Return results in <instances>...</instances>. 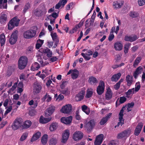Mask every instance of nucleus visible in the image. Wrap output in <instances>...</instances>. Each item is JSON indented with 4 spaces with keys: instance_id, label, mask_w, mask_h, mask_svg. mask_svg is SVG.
Wrapping results in <instances>:
<instances>
[{
    "instance_id": "nucleus-1",
    "label": "nucleus",
    "mask_w": 145,
    "mask_h": 145,
    "mask_svg": "<svg viewBox=\"0 0 145 145\" xmlns=\"http://www.w3.org/2000/svg\"><path fill=\"white\" fill-rule=\"evenodd\" d=\"M23 121L20 118H17L14 121L11 127L12 129L15 130L18 129L22 126Z\"/></svg>"
},
{
    "instance_id": "nucleus-2",
    "label": "nucleus",
    "mask_w": 145,
    "mask_h": 145,
    "mask_svg": "<svg viewBox=\"0 0 145 145\" xmlns=\"http://www.w3.org/2000/svg\"><path fill=\"white\" fill-rule=\"evenodd\" d=\"M28 61L27 57L24 56L21 57L19 59L18 62V67L20 69H24L26 66Z\"/></svg>"
},
{
    "instance_id": "nucleus-3",
    "label": "nucleus",
    "mask_w": 145,
    "mask_h": 145,
    "mask_svg": "<svg viewBox=\"0 0 145 145\" xmlns=\"http://www.w3.org/2000/svg\"><path fill=\"white\" fill-rule=\"evenodd\" d=\"M20 20L15 17L12 19L8 24V28L9 30H11L15 26L18 25Z\"/></svg>"
},
{
    "instance_id": "nucleus-4",
    "label": "nucleus",
    "mask_w": 145,
    "mask_h": 145,
    "mask_svg": "<svg viewBox=\"0 0 145 145\" xmlns=\"http://www.w3.org/2000/svg\"><path fill=\"white\" fill-rule=\"evenodd\" d=\"M72 110V106L71 105L67 104L63 106L61 110V113L66 114L71 113Z\"/></svg>"
},
{
    "instance_id": "nucleus-5",
    "label": "nucleus",
    "mask_w": 145,
    "mask_h": 145,
    "mask_svg": "<svg viewBox=\"0 0 145 145\" xmlns=\"http://www.w3.org/2000/svg\"><path fill=\"white\" fill-rule=\"evenodd\" d=\"M130 130L127 129L118 134L117 138L118 139H125L131 134Z\"/></svg>"
},
{
    "instance_id": "nucleus-6",
    "label": "nucleus",
    "mask_w": 145,
    "mask_h": 145,
    "mask_svg": "<svg viewBox=\"0 0 145 145\" xmlns=\"http://www.w3.org/2000/svg\"><path fill=\"white\" fill-rule=\"evenodd\" d=\"M36 34L35 30H30L24 32V37L26 39H29L34 37Z\"/></svg>"
},
{
    "instance_id": "nucleus-7",
    "label": "nucleus",
    "mask_w": 145,
    "mask_h": 145,
    "mask_svg": "<svg viewBox=\"0 0 145 145\" xmlns=\"http://www.w3.org/2000/svg\"><path fill=\"white\" fill-rule=\"evenodd\" d=\"M69 131L68 129H66L63 132L61 136V142L65 143L68 140L70 135Z\"/></svg>"
},
{
    "instance_id": "nucleus-8",
    "label": "nucleus",
    "mask_w": 145,
    "mask_h": 145,
    "mask_svg": "<svg viewBox=\"0 0 145 145\" xmlns=\"http://www.w3.org/2000/svg\"><path fill=\"white\" fill-rule=\"evenodd\" d=\"M17 31H15L12 34L10 37L9 39V42L11 44H14L17 40L18 38Z\"/></svg>"
},
{
    "instance_id": "nucleus-9",
    "label": "nucleus",
    "mask_w": 145,
    "mask_h": 145,
    "mask_svg": "<svg viewBox=\"0 0 145 145\" xmlns=\"http://www.w3.org/2000/svg\"><path fill=\"white\" fill-rule=\"evenodd\" d=\"M59 135L57 134L53 135L49 141V145H56L57 143Z\"/></svg>"
},
{
    "instance_id": "nucleus-10",
    "label": "nucleus",
    "mask_w": 145,
    "mask_h": 145,
    "mask_svg": "<svg viewBox=\"0 0 145 145\" xmlns=\"http://www.w3.org/2000/svg\"><path fill=\"white\" fill-rule=\"evenodd\" d=\"M83 135V133L81 131H76L72 135V138L74 141H78L82 139Z\"/></svg>"
},
{
    "instance_id": "nucleus-11",
    "label": "nucleus",
    "mask_w": 145,
    "mask_h": 145,
    "mask_svg": "<svg viewBox=\"0 0 145 145\" xmlns=\"http://www.w3.org/2000/svg\"><path fill=\"white\" fill-rule=\"evenodd\" d=\"M42 86L39 83L36 82L34 83L33 85V92L35 94H37L41 91Z\"/></svg>"
},
{
    "instance_id": "nucleus-12",
    "label": "nucleus",
    "mask_w": 145,
    "mask_h": 145,
    "mask_svg": "<svg viewBox=\"0 0 145 145\" xmlns=\"http://www.w3.org/2000/svg\"><path fill=\"white\" fill-rule=\"evenodd\" d=\"M125 108L124 107H123L120 111V112L119 114V122L118 123L117 125V126H115V128L117 126H118L120 125L122 126V125H123L124 123V120L123 119V114L124 112V110Z\"/></svg>"
},
{
    "instance_id": "nucleus-13",
    "label": "nucleus",
    "mask_w": 145,
    "mask_h": 145,
    "mask_svg": "<svg viewBox=\"0 0 145 145\" xmlns=\"http://www.w3.org/2000/svg\"><path fill=\"white\" fill-rule=\"evenodd\" d=\"M66 82L63 81L60 86L61 88V92L62 93L65 94L66 95H68L70 93V90L67 88H64L65 87V84Z\"/></svg>"
},
{
    "instance_id": "nucleus-14",
    "label": "nucleus",
    "mask_w": 145,
    "mask_h": 145,
    "mask_svg": "<svg viewBox=\"0 0 145 145\" xmlns=\"http://www.w3.org/2000/svg\"><path fill=\"white\" fill-rule=\"evenodd\" d=\"M104 82L102 81H101L98 86L97 88V93L99 95L102 94L104 92Z\"/></svg>"
},
{
    "instance_id": "nucleus-15",
    "label": "nucleus",
    "mask_w": 145,
    "mask_h": 145,
    "mask_svg": "<svg viewBox=\"0 0 145 145\" xmlns=\"http://www.w3.org/2000/svg\"><path fill=\"white\" fill-rule=\"evenodd\" d=\"M51 35L52 39L53 41L55 42L53 48H55L57 46L59 42V40L56 33L55 32H52L51 33Z\"/></svg>"
},
{
    "instance_id": "nucleus-16",
    "label": "nucleus",
    "mask_w": 145,
    "mask_h": 145,
    "mask_svg": "<svg viewBox=\"0 0 145 145\" xmlns=\"http://www.w3.org/2000/svg\"><path fill=\"white\" fill-rule=\"evenodd\" d=\"M104 135L101 134L97 136L94 142L95 145H100L103 140Z\"/></svg>"
},
{
    "instance_id": "nucleus-17",
    "label": "nucleus",
    "mask_w": 145,
    "mask_h": 145,
    "mask_svg": "<svg viewBox=\"0 0 145 145\" xmlns=\"http://www.w3.org/2000/svg\"><path fill=\"white\" fill-rule=\"evenodd\" d=\"M95 125V121L94 120H91L84 126V127L88 130H90L94 127Z\"/></svg>"
},
{
    "instance_id": "nucleus-18",
    "label": "nucleus",
    "mask_w": 145,
    "mask_h": 145,
    "mask_svg": "<svg viewBox=\"0 0 145 145\" xmlns=\"http://www.w3.org/2000/svg\"><path fill=\"white\" fill-rule=\"evenodd\" d=\"M72 120V117L71 116L67 118L63 117L61 119V122L66 124H69L71 123Z\"/></svg>"
},
{
    "instance_id": "nucleus-19",
    "label": "nucleus",
    "mask_w": 145,
    "mask_h": 145,
    "mask_svg": "<svg viewBox=\"0 0 145 145\" xmlns=\"http://www.w3.org/2000/svg\"><path fill=\"white\" fill-rule=\"evenodd\" d=\"M92 54V52L90 50H87L85 53H81V55L83 56L84 59L88 61L90 59L91 57L90 56Z\"/></svg>"
},
{
    "instance_id": "nucleus-20",
    "label": "nucleus",
    "mask_w": 145,
    "mask_h": 145,
    "mask_svg": "<svg viewBox=\"0 0 145 145\" xmlns=\"http://www.w3.org/2000/svg\"><path fill=\"white\" fill-rule=\"evenodd\" d=\"M55 107L52 106L47 109L45 112V116L48 117L52 115L55 110Z\"/></svg>"
},
{
    "instance_id": "nucleus-21",
    "label": "nucleus",
    "mask_w": 145,
    "mask_h": 145,
    "mask_svg": "<svg viewBox=\"0 0 145 145\" xmlns=\"http://www.w3.org/2000/svg\"><path fill=\"white\" fill-rule=\"evenodd\" d=\"M85 93V91H81L78 94L76 95L75 97L76 100L77 101H80L82 100L84 98Z\"/></svg>"
},
{
    "instance_id": "nucleus-22",
    "label": "nucleus",
    "mask_w": 145,
    "mask_h": 145,
    "mask_svg": "<svg viewBox=\"0 0 145 145\" xmlns=\"http://www.w3.org/2000/svg\"><path fill=\"white\" fill-rule=\"evenodd\" d=\"M113 93L111 89L109 87H108L107 89V91L105 95V98L107 100L111 99Z\"/></svg>"
},
{
    "instance_id": "nucleus-23",
    "label": "nucleus",
    "mask_w": 145,
    "mask_h": 145,
    "mask_svg": "<svg viewBox=\"0 0 145 145\" xmlns=\"http://www.w3.org/2000/svg\"><path fill=\"white\" fill-rule=\"evenodd\" d=\"M41 135V133L39 131L35 133L31 139V141L32 142L37 140L40 137Z\"/></svg>"
},
{
    "instance_id": "nucleus-24",
    "label": "nucleus",
    "mask_w": 145,
    "mask_h": 145,
    "mask_svg": "<svg viewBox=\"0 0 145 145\" xmlns=\"http://www.w3.org/2000/svg\"><path fill=\"white\" fill-rule=\"evenodd\" d=\"M143 126V124L142 123H138L136 127L135 131V135L138 136L141 131L142 128Z\"/></svg>"
},
{
    "instance_id": "nucleus-25",
    "label": "nucleus",
    "mask_w": 145,
    "mask_h": 145,
    "mask_svg": "<svg viewBox=\"0 0 145 145\" xmlns=\"http://www.w3.org/2000/svg\"><path fill=\"white\" fill-rule=\"evenodd\" d=\"M7 20V15L4 12H2L0 15V22L2 24H4Z\"/></svg>"
},
{
    "instance_id": "nucleus-26",
    "label": "nucleus",
    "mask_w": 145,
    "mask_h": 145,
    "mask_svg": "<svg viewBox=\"0 0 145 145\" xmlns=\"http://www.w3.org/2000/svg\"><path fill=\"white\" fill-rule=\"evenodd\" d=\"M123 47V45L121 42H117L114 43V48L116 50H122Z\"/></svg>"
},
{
    "instance_id": "nucleus-27",
    "label": "nucleus",
    "mask_w": 145,
    "mask_h": 145,
    "mask_svg": "<svg viewBox=\"0 0 145 145\" xmlns=\"http://www.w3.org/2000/svg\"><path fill=\"white\" fill-rule=\"evenodd\" d=\"M51 118L50 117L48 118H45L42 116H41L39 119L40 123H46L50 121L51 120Z\"/></svg>"
},
{
    "instance_id": "nucleus-28",
    "label": "nucleus",
    "mask_w": 145,
    "mask_h": 145,
    "mask_svg": "<svg viewBox=\"0 0 145 145\" xmlns=\"http://www.w3.org/2000/svg\"><path fill=\"white\" fill-rule=\"evenodd\" d=\"M138 39L136 36H126L125 38V40L126 41L133 42L136 40Z\"/></svg>"
},
{
    "instance_id": "nucleus-29",
    "label": "nucleus",
    "mask_w": 145,
    "mask_h": 145,
    "mask_svg": "<svg viewBox=\"0 0 145 145\" xmlns=\"http://www.w3.org/2000/svg\"><path fill=\"white\" fill-rule=\"evenodd\" d=\"M142 70V68L141 66L139 67L137 69L133 74V76L135 78H136L138 74L141 73Z\"/></svg>"
},
{
    "instance_id": "nucleus-30",
    "label": "nucleus",
    "mask_w": 145,
    "mask_h": 145,
    "mask_svg": "<svg viewBox=\"0 0 145 145\" xmlns=\"http://www.w3.org/2000/svg\"><path fill=\"white\" fill-rule=\"evenodd\" d=\"M135 92L134 88L129 89L125 93L126 97L127 98H129Z\"/></svg>"
},
{
    "instance_id": "nucleus-31",
    "label": "nucleus",
    "mask_w": 145,
    "mask_h": 145,
    "mask_svg": "<svg viewBox=\"0 0 145 145\" xmlns=\"http://www.w3.org/2000/svg\"><path fill=\"white\" fill-rule=\"evenodd\" d=\"M7 0H0V8L6 9L7 8Z\"/></svg>"
},
{
    "instance_id": "nucleus-32",
    "label": "nucleus",
    "mask_w": 145,
    "mask_h": 145,
    "mask_svg": "<svg viewBox=\"0 0 145 145\" xmlns=\"http://www.w3.org/2000/svg\"><path fill=\"white\" fill-rule=\"evenodd\" d=\"M93 93V89L91 88L88 89L86 95V98H88L91 97Z\"/></svg>"
},
{
    "instance_id": "nucleus-33",
    "label": "nucleus",
    "mask_w": 145,
    "mask_h": 145,
    "mask_svg": "<svg viewBox=\"0 0 145 145\" xmlns=\"http://www.w3.org/2000/svg\"><path fill=\"white\" fill-rule=\"evenodd\" d=\"M48 137V135L46 134H45L42 136L41 141L42 144L45 145L47 143Z\"/></svg>"
},
{
    "instance_id": "nucleus-34",
    "label": "nucleus",
    "mask_w": 145,
    "mask_h": 145,
    "mask_svg": "<svg viewBox=\"0 0 145 145\" xmlns=\"http://www.w3.org/2000/svg\"><path fill=\"white\" fill-rule=\"evenodd\" d=\"M39 64L37 62H35L33 64L31 67V70L33 71L38 70L40 68Z\"/></svg>"
},
{
    "instance_id": "nucleus-35",
    "label": "nucleus",
    "mask_w": 145,
    "mask_h": 145,
    "mask_svg": "<svg viewBox=\"0 0 145 145\" xmlns=\"http://www.w3.org/2000/svg\"><path fill=\"white\" fill-rule=\"evenodd\" d=\"M121 6V4L118 1H114L113 2V7L114 9H117L120 8Z\"/></svg>"
},
{
    "instance_id": "nucleus-36",
    "label": "nucleus",
    "mask_w": 145,
    "mask_h": 145,
    "mask_svg": "<svg viewBox=\"0 0 145 145\" xmlns=\"http://www.w3.org/2000/svg\"><path fill=\"white\" fill-rule=\"evenodd\" d=\"M31 122L30 121L27 120L24 122L22 126L24 128L27 129L30 127L31 125Z\"/></svg>"
},
{
    "instance_id": "nucleus-37",
    "label": "nucleus",
    "mask_w": 145,
    "mask_h": 145,
    "mask_svg": "<svg viewBox=\"0 0 145 145\" xmlns=\"http://www.w3.org/2000/svg\"><path fill=\"white\" fill-rule=\"evenodd\" d=\"M121 76L120 73H118L117 74L113 75L111 78V80L112 81H117L120 78Z\"/></svg>"
},
{
    "instance_id": "nucleus-38",
    "label": "nucleus",
    "mask_w": 145,
    "mask_h": 145,
    "mask_svg": "<svg viewBox=\"0 0 145 145\" xmlns=\"http://www.w3.org/2000/svg\"><path fill=\"white\" fill-rule=\"evenodd\" d=\"M78 74L79 72L77 70H73L72 73L71 74L72 78L73 79H75L78 77Z\"/></svg>"
},
{
    "instance_id": "nucleus-39",
    "label": "nucleus",
    "mask_w": 145,
    "mask_h": 145,
    "mask_svg": "<svg viewBox=\"0 0 145 145\" xmlns=\"http://www.w3.org/2000/svg\"><path fill=\"white\" fill-rule=\"evenodd\" d=\"M57 127V123H53L50 125L49 129L50 131H53L56 130Z\"/></svg>"
},
{
    "instance_id": "nucleus-40",
    "label": "nucleus",
    "mask_w": 145,
    "mask_h": 145,
    "mask_svg": "<svg viewBox=\"0 0 145 145\" xmlns=\"http://www.w3.org/2000/svg\"><path fill=\"white\" fill-rule=\"evenodd\" d=\"M5 40L6 39L4 34H2L0 35V42L1 46H2L4 44Z\"/></svg>"
},
{
    "instance_id": "nucleus-41",
    "label": "nucleus",
    "mask_w": 145,
    "mask_h": 145,
    "mask_svg": "<svg viewBox=\"0 0 145 145\" xmlns=\"http://www.w3.org/2000/svg\"><path fill=\"white\" fill-rule=\"evenodd\" d=\"M44 42V40L38 39L37 41V44H36V48L37 49H39L43 44Z\"/></svg>"
},
{
    "instance_id": "nucleus-42",
    "label": "nucleus",
    "mask_w": 145,
    "mask_h": 145,
    "mask_svg": "<svg viewBox=\"0 0 145 145\" xmlns=\"http://www.w3.org/2000/svg\"><path fill=\"white\" fill-rule=\"evenodd\" d=\"M43 52L46 53L48 57H50L52 55V52L48 48L44 49L43 51Z\"/></svg>"
},
{
    "instance_id": "nucleus-43",
    "label": "nucleus",
    "mask_w": 145,
    "mask_h": 145,
    "mask_svg": "<svg viewBox=\"0 0 145 145\" xmlns=\"http://www.w3.org/2000/svg\"><path fill=\"white\" fill-rule=\"evenodd\" d=\"M89 82L92 85H93L97 82V80L96 78L93 77L91 76L89 78Z\"/></svg>"
},
{
    "instance_id": "nucleus-44",
    "label": "nucleus",
    "mask_w": 145,
    "mask_h": 145,
    "mask_svg": "<svg viewBox=\"0 0 145 145\" xmlns=\"http://www.w3.org/2000/svg\"><path fill=\"white\" fill-rule=\"evenodd\" d=\"M142 58L140 57H138L136 58L133 64L134 67H136L141 60Z\"/></svg>"
},
{
    "instance_id": "nucleus-45",
    "label": "nucleus",
    "mask_w": 145,
    "mask_h": 145,
    "mask_svg": "<svg viewBox=\"0 0 145 145\" xmlns=\"http://www.w3.org/2000/svg\"><path fill=\"white\" fill-rule=\"evenodd\" d=\"M82 110L84 112L87 114H88L90 113L89 109L88 108V107L85 105H83L82 107Z\"/></svg>"
},
{
    "instance_id": "nucleus-46",
    "label": "nucleus",
    "mask_w": 145,
    "mask_h": 145,
    "mask_svg": "<svg viewBox=\"0 0 145 145\" xmlns=\"http://www.w3.org/2000/svg\"><path fill=\"white\" fill-rule=\"evenodd\" d=\"M31 7V4L29 2L25 3L23 10V12L25 13Z\"/></svg>"
},
{
    "instance_id": "nucleus-47",
    "label": "nucleus",
    "mask_w": 145,
    "mask_h": 145,
    "mask_svg": "<svg viewBox=\"0 0 145 145\" xmlns=\"http://www.w3.org/2000/svg\"><path fill=\"white\" fill-rule=\"evenodd\" d=\"M28 104L30 106L33 105V107L35 108L37 106L38 103L35 100L34 101L33 100H31L29 102Z\"/></svg>"
},
{
    "instance_id": "nucleus-48",
    "label": "nucleus",
    "mask_w": 145,
    "mask_h": 145,
    "mask_svg": "<svg viewBox=\"0 0 145 145\" xmlns=\"http://www.w3.org/2000/svg\"><path fill=\"white\" fill-rule=\"evenodd\" d=\"M126 80L127 82V85L128 86H130L132 82L131 77L129 75L126 76Z\"/></svg>"
},
{
    "instance_id": "nucleus-49",
    "label": "nucleus",
    "mask_w": 145,
    "mask_h": 145,
    "mask_svg": "<svg viewBox=\"0 0 145 145\" xmlns=\"http://www.w3.org/2000/svg\"><path fill=\"white\" fill-rule=\"evenodd\" d=\"M129 15L131 17L133 18L137 17L139 16V14L137 12L134 11L130 12Z\"/></svg>"
},
{
    "instance_id": "nucleus-50",
    "label": "nucleus",
    "mask_w": 145,
    "mask_h": 145,
    "mask_svg": "<svg viewBox=\"0 0 145 145\" xmlns=\"http://www.w3.org/2000/svg\"><path fill=\"white\" fill-rule=\"evenodd\" d=\"M130 44L127 43L125 44L124 47V52L125 54L128 53L129 48L130 47Z\"/></svg>"
},
{
    "instance_id": "nucleus-51",
    "label": "nucleus",
    "mask_w": 145,
    "mask_h": 145,
    "mask_svg": "<svg viewBox=\"0 0 145 145\" xmlns=\"http://www.w3.org/2000/svg\"><path fill=\"white\" fill-rule=\"evenodd\" d=\"M28 136V133H24L20 137V141H23L25 140Z\"/></svg>"
},
{
    "instance_id": "nucleus-52",
    "label": "nucleus",
    "mask_w": 145,
    "mask_h": 145,
    "mask_svg": "<svg viewBox=\"0 0 145 145\" xmlns=\"http://www.w3.org/2000/svg\"><path fill=\"white\" fill-rule=\"evenodd\" d=\"M140 85L139 82H137L135 84V92L138 91L140 89Z\"/></svg>"
},
{
    "instance_id": "nucleus-53",
    "label": "nucleus",
    "mask_w": 145,
    "mask_h": 145,
    "mask_svg": "<svg viewBox=\"0 0 145 145\" xmlns=\"http://www.w3.org/2000/svg\"><path fill=\"white\" fill-rule=\"evenodd\" d=\"M108 121L106 118L103 117L101 120L100 123L101 125H103L105 123Z\"/></svg>"
},
{
    "instance_id": "nucleus-54",
    "label": "nucleus",
    "mask_w": 145,
    "mask_h": 145,
    "mask_svg": "<svg viewBox=\"0 0 145 145\" xmlns=\"http://www.w3.org/2000/svg\"><path fill=\"white\" fill-rule=\"evenodd\" d=\"M134 105V103L133 102L128 104L127 105V111L129 112L130 111H131V109H130V108H132L133 107Z\"/></svg>"
},
{
    "instance_id": "nucleus-55",
    "label": "nucleus",
    "mask_w": 145,
    "mask_h": 145,
    "mask_svg": "<svg viewBox=\"0 0 145 145\" xmlns=\"http://www.w3.org/2000/svg\"><path fill=\"white\" fill-rule=\"evenodd\" d=\"M73 3H70L66 7V9L67 10L71 9H72L73 8Z\"/></svg>"
},
{
    "instance_id": "nucleus-56",
    "label": "nucleus",
    "mask_w": 145,
    "mask_h": 145,
    "mask_svg": "<svg viewBox=\"0 0 145 145\" xmlns=\"http://www.w3.org/2000/svg\"><path fill=\"white\" fill-rule=\"evenodd\" d=\"M138 3L139 6H143L145 4V0H138Z\"/></svg>"
},
{
    "instance_id": "nucleus-57",
    "label": "nucleus",
    "mask_w": 145,
    "mask_h": 145,
    "mask_svg": "<svg viewBox=\"0 0 145 145\" xmlns=\"http://www.w3.org/2000/svg\"><path fill=\"white\" fill-rule=\"evenodd\" d=\"M45 13V12H43L41 10H39V11H38L37 12H36L35 15L38 16H41L44 14Z\"/></svg>"
},
{
    "instance_id": "nucleus-58",
    "label": "nucleus",
    "mask_w": 145,
    "mask_h": 145,
    "mask_svg": "<svg viewBox=\"0 0 145 145\" xmlns=\"http://www.w3.org/2000/svg\"><path fill=\"white\" fill-rule=\"evenodd\" d=\"M12 109V106H10L8 107L6 110L5 112L4 115H6L7 114L10 112Z\"/></svg>"
},
{
    "instance_id": "nucleus-59",
    "label": "nucleus",
    "mask_w": 145,
    "mask_h": 145,
    "mask_svg": "<svg viewBox=\"0 0 145 145\" xmlns=\"http://www.w3.org/2000/svg\"><path fill=\"white\" fill-rule=\"evenodd\" d=\"M51 72L50 70H48L47 69H46L44 70H42V73H44L47 76Z\"/></svg>"
},
{
    "instance_id": "nucleus-60",
    "label": "nucleus",
    "mask_w": 145,
    "mask_h": 145,
    "mask_svg": "<svg viewBox=\"0 0 145 145\" xmlns=\"http://www.w3.org/2000/svg\"><path fill=\"white\" fill-rule=\"evenodd\" d=\"M47 18L49 20H50V23L51 24H54L55 23V19H52V16L51 15L49 16Z\"/></svg>"
},
{
    "instance_id": "nucleus-61",
    "label": "nucleus",
    "mask_w": 145,
    "mask_h": 145,
    "mask_svg": "<svg viewBox=\"0 0 145 145\" xmlns=\"http://www.w3.org/2000/svg\"><path fill=\"white\" fill-rule=\"evenodd\" d=\"M126 100V98L124 97H120L119 102L121 104L124 103Z\"/></svg>"
},
{
    "instance_id": "nucleus-62",
    "label": "nucleus",
    "mask_w": 145,
    "mask_h": 145,
    "mask_svg": "<svg viewBox=\"0 0 145 145\" xmlns=\"http://www.w3.org/2000/svg\"><path fill=\"white\" fill-rule=\"evenodd\" d=\"M114 35L111 32L108 37V40L110 41H112L114 38Z\"/></svg>"
},
{
    "instance_id": "nucleus-63",
    "label": "nucleus",
    "mask_w": 145,
    "mask_h": 145,
    "mask_svg": "<svg viewBox=\"0 0 145 145\" xmlns=\"http://www.w3.org/2000/svg\"><path fill=\"white\" fill-rule=\"evenodd\" d=\"M7 122L6 121H3L0 124V129L3 127L7 123Z\"/></svg>"
},
{
    "instance_id": "nucleus-64",
    "label": "nucleus",
    "mask_w": 145,
    "mask_h": 145,
    "mask_svg": "<svg viewBox=\"0 0 145 145\" xmlns=\"http://www.w3.org/2000/svg\"><path fill=\"white\" fill-rule=\"evenodd\" d=\"M75 118L78 120H80L81 119V117L79 114V112L78 111H76V112Z\"/></svg>"
}]
</instances>
